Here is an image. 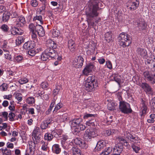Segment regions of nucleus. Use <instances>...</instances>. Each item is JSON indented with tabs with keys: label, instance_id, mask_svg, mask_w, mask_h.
Returning <instances> with one entry per match:
<instances>
[{
	"label": "nucleus",
	"instance_id": "f257e3e1",
	"mask_svg": "<svg viewBox=\"0 0 155 155\" xmlns=\"http://www.w3.org/2000/svg\"><path fill=\"white\" fill-rule=\"evenodd\" d=\"M99 0H90L88 3V6L92 9L91 11L87 14V21L89 26H93L94 24V22L91 21L94 17L98 16L99 13L97 11L101 9L99 6Z\"/></svg>",
	"mask_w": 155,
	"mask_h": 155
},
{
	"label": "nucleus",
	"instance_id": "f03ea898",
	"mask_svg": "<svg viewBox=\"0 0 155 155\" xmlns=\"http://www.w3.org/2000/svg\"><path fill=\"white\" fill-rule=\"evenodd\" d=\"M85 90L88 92L92 91L94 88L98 85V82L95 80L94 76L89 77L84 83Z\"/></svg>",
	"mask_w": 155,
	"mask_h": 155
},
{
	"label": "nucleus",
	"instance_id": "7ed1b4c3",
	"mask_svg": "<svg viewBox=\"0 0 155 155\" xmlns=\"http://www.w3.org/2000/svg\"><path fill=\"white\" fill-rule=\"evenodd\" d=\"M118 39L120 45L123 48L128 46L131 43L130 36L124 32L119 35Z\"/></svg>",
	"mask_w": 155,
	"mask_h": 155
},
{
	"label": "nucleus",
	"instance_id": "20e7f679",
	"mask_svg": "<svg viewBox=\"0 0 155 155\" xmlns=\"http://www.w3.org/2000/svg\"><path fill=\"white\" fill-rule=\"evenodd\" d=\"M97 130L94 128H88L85 131L84 138L86 141H91L92 138H94L98 136Z\"/></svg>",
	"mask_w": 155,
	"mask_h": 155
},
{
	"label": "nucleus",
	"instance_id": "39448f33",
	"mask_svg": "<svg viewBox=\"0 0 155 155\" xmlns=\"http://www.w3.org/2000/svg\"><path fill=\"white\" fill-rule=\"evenodd\" d=\"M119 109L122 113L124 114L131 113L132 111L130 104L124 101L120 102Z\"/></svg>",
	"mask_w": 155,
	"mask_h": 155
},
{
	"label": "nucleus",
	"instance_id": "423d86ee",
	"mask_svg": "<svg viewBox=\"0 0 155 155\" xmlns=\"http://www.w3.org/2000/svg\"><path fill=\"white\" fill-rule=\"evenodd\" d=\"M145 78L147 81H150L152 84L155 83V74H150L148 71H146L143 73Z\"/></svg>",
	"mask_w": 155,
	"mask_h": 155
},
{
	"label": "nucleus",
	"instance_id": "0eeeda50",
	"mask_svg": "<svg viewBox=\"0 0 155 155\" xmlns=\"http://www.w3.org/2000/svg\"><path fill=\"white\" fill-rule=\"evenodd\" d=\"M140 86L146 93L152 95L154 94V93L152 88L148 84L146 83H142L140 84Z\"/></svg>",
	"mask_w": 155,
	"mask_h": 155
},
{
	"label": "nucleus",
	"instance_id": "6e6552de",
	"mask_svg": "<svg viewBox=\"0 0 155 155\" xmlns=\"http://www.w3.org/2000/svg\"><path fill=\"white\" fill-rule=\"evenodd\" d=\"M83 62L84 59L83 57L79 56L75 58L73 61V64L76 68H79L83 66Z\"/></svg>",
	"mask_w": 155,
	"mask_h": 155
},
{
	"label": "nucleus",
	"instance_id": "1a4fd4ad",
	"mask_svg": "<svg viewBox=\"0 0 155 155\" xmlns=\"http://www.w3.org/2000/svg\"><path fill=\"white\" fill-rule=\"evenodd\" d=\"M26 21L24 17L21 16L15 19L14 22V25L18 27L23 26L26 23Z\"/></svg>",
	"mask_w": 155,
	"mask_h": 155
},
{
	"label": "nucleus",
	"instance_id": "9d476101",
	"mask_svg": "<svg viewBox=\"0 0 155 155\" xmlns=\"http://www.w3.org/2000/svg\"><path fill=\"white\" fill-rule=\"evenodd\" d=\"M94 66L92 64H89L86 66L83 70V74L87 76L90 74L94 69Z\"/></svg>",
	"mask_w": 155,
	"mask_h": 155
},
{
	"label": "nucleus",
	"instance_id": "9b49d317",
	"mask_svg": "<svg viewBox=\"0 0 155 155\" xmlns=\"http://www.w3.org/2000/svg\"><path fill=\"white\" fill-rule=\"evenodd\" d=\"M36 143L34 142L30 141L29 142V150L27 151V153L26 155H33L35 150V144Z\"/></svg>",
	"mask_w": 155,
	"mask_h": 155
},
{
	"label": "nucleus",
	"instance_id": "f8f14e48",
	"mask_svg": "<svg viewBox=\"0 0 155 155\" xmlns=\"http://www.w3.org/2000/svg\"><path fill=\"white\" fill-rule=\"evenodd\" d=\"M45 51L47 53L49 57L53 58L56 59L58 56L57 52L54 49L50 48H47L46 49Z\"/></svg>",
	"mask_w": 155,
	"mask_h": 155
},
{
	"label": "nucleus",
	"instance_id": "ddd939ff",
	"mask_svg": "<svg viewBox=\"0 0 155 155\" xmlns=\"http://www.w3.org/2000/svg\"><path fill=\"white\" fill-rule=\"evenodd\" d=\"M74 142L77 145H78L82 148L86 149L87 145L82 139L79 138H76L74 139Z\"/></svg>",
	"mask_w": 155,
	"mask_h": 155
},
{
	"label": "nucleus",
	"instance_id": "4468645a",
	"mask_svg": "<svg viewBox=\"0 0 155 155\" xmlns=\"http://www.w3.org/2000/svg\"><path fill=\"white\" fill-rule=\"evenodd\" d=\"M140 4L139 0H136L135 1H132L129 2L127 7L132 11L136 10Z\"/></svg>",
	"mask_w": 155,
	"mask_h": 155
},
{
	"label": "nucleus",
	"instance_id": "2eb2a0df",
	"mask_svg": "<svg viewBox=\"0 0 155 155\" xmlns=\"http://www.w3.org/2000/svg\"><path fill=\"white\" fill-rule=\"evenodd\" d=\"M147 103L143 99H141V103L140 104V111L142 112V115L146 114L147 110Z\"/></svg>",
	"mask_w": 155,
	"mask_h": 155
},
{
	"label": "nucleus",
	"instance_id": "dca6fc26",
	"mask_svg": "<svg viewBox=\"0 0 155 155\" xmlns=\"http://www.w3.org/2000/svg\"><path fill=\"white\" fill-rule=\"evenodd\" d=\"M86 128V127L84 125L81 123L79 125V126H78V127H75L74 129L73 132L74 135H79L80 132L81 130H84Z\"/></svg>",
	"mask_w": 155,
	"mask_h": 155
},
{
	"label": "nucleus",
	"instance_id": "f3484780",
	"mask_svg": "<svg viewBox=\"0 0 155 155\" xmlns=\"http://www.w3.org/2000/svg\"><path fill=\"white\" fill-rule=\"evenodd\" d=\"M123 147L122 145H116L113 148V155H120L123 150Z\"/></svg>",
	"mask_w": 155,
	"mask_h": 155
},
{
	"label": "nucleus",
	"instance_id": "a211bd4d",
	"mask_svg": "<svg viewBox=\"0 0 155 155\" xmlns=\"http://www.w3.org/2000/svg\"><path fill=\"white\" fill-rule=\"evenodd\" d=\"M36 32H37L38 35L40 37H42L44 36L45 32L43 27L40 25H36Z\"/></svg>",
	"mask_w": 155,
	"mask_h": 155
},
{
	"label": "nucleus",
	"instance_id": "6ab92c4d",
	"mask_svg": "<svg viewBox=\"0 0 155 155\" xmlns=\"http://www.w3.org/2000/svg\"><path fill=\"white\" fill-rule=\"evenodd\" d=\"M82 121V120L81 118L75 119L70 121L71 127H77Z\"/></svg>",
	"mask_w": 155,
	"mask_h": 155
},
{
	"label": "nucleus",
	"instance_id": "aec40b11",
	"mask_svg": "<svg viewBox=\"0 0 155 155\" xmlns=\"http://www.w3.org/2000/svg\"><path fill=\"white\" fill-rule=\"evenodd\" d=\"M137 52L138 54L140 55L141 57L147 58V54L145 49L140 48H137Z\"/></svg>",
	"mask_w": 155,
	"mask_h": 155
},
{
	"label": "nucleus",
	"instance_id": "412c9836",
	"mask_svg": "<svg viewBox=\"0 0 155 155\" xmlns=\"http://www.w3.org/2000/svg\"><path fill=\"white\" fill-rule=\"evenodd\" d=\"M34 44L32 41H28L25 42L23 45V48L25 49L31 50L34 48Z\"/></svg>",
	"mask_w": 155,
	"mask_h": 155
},
{
	"label": "nucleus",
	"instance_id": "4be33fe9",
	"mask_svg": "<svg viewBox=\"0 0 155 155\" xmlns=\"http://www.w3.org/2000/svg\"><path fill=\"white\" fill-rule=\"evenodd\" d=\"M76 45L75 42L72 40H70L68 41V48L72 52H74L75 50Z\"/></svg>",
	"mask_w": 155,
	"mask_h": 155
},
{
	"label": "nucleus",
	"instance_id": "5701e85b",
	"mask_svg": "<svg viewBox=\"0 0 155 155\" xmlns=\"http://www.w3.org/2000/svg\"><path fill=\"white\" fill-rule=\"evenodd\" d=\"M52 150L53 152L56 154H59L61 151L60 146L58 144H54L53 145Z\"/></svg>",
	"mask_w": 155,
	"mask_h": 155
},
{
	"label": "nucleus",
	"instance_id": "b1692460",
	"mask_svg": "<svg viewBox=\"0 0 155 155\" xmlns=\"http://www.w3.org/2000/svg\"><path fill=\"white\" fill-rule=\"evenodd\" d=\"M48 43L47 48H51L55 49L57 48V46L55 42L51 40H48Z\"/></svg>",
	"mask_w": 155,
	"mask_h": 155
},
{
	"label": "nucleus",
	"instance_id": "393cba45",
	"mask_svg": "<svg viewBox=\"0 0 155 155\" xmlns=\"http://www.w3.org/2000/svg\"><path fill=\"white\" fill-rule=\"evenodd\" d=\"M105 145V142L103 140L98 141L96 145V148L98 150L102 149Z\"/></svg>",
	"mask_w": 155,
	"mask_h": 155
},
{
	"label": "nucleus",
	"instance_id": "a878e982",
	"mask_svg": "<svg viewBox=\"0 0 155 155\" xmlns=\"http://www.w3.org/2000/svg\"><path fill=\"white\" fill-rule=\"evenodd\" d=\"M61 144L62 147L64 149L66 150H68L71 148L72 147V145L73 144V142H71L70 143H68L64 141L61 142Z\"/></svg>",
	"mask_w": 155,
	"mask_h": 155
},
{
	"label": "nucleus",
	"instance_id": "bb28decb",
	"mask_svg": "<svg viewBox=\"0 0 155 155\" xmlns=\"http://www.w3.org/2000/svg\"><path fill=\"white\" fill-rule=\"evenodd\" d=\"M105 38L108 42H109L112 40V33L111 31L107 32L105 34Z\"/></svg>",
	"mask_w": 155,
	"mask_h": 155
},
{
	"label": "nucleus",
	"instance_id": "cd10ccee",
	"mask_svg": "<svg viewBox=\"0 0 155 155\" xmlns=\"http://www.w3.org/2000/svg\"><path fill=\"white\" fill-rule=\"evenodd\" d=\"M62 88L61 86L58 84H57L56 85V88L54 90L53 93L54 96H55L58 94L59 92L61 90H62Z\"/></svg>",
	"mask_w": 155,
	"mask_h": 155
},
{
	"label": "nucleus",
	"instance_id": "c85d7f7f",
	"mask_svg": "<svg viewBox=\"0 0 155 155\" xmlns=\"http://www.w3.org/2000/svg\"><path fill=\"white\" fill-rule=\"evenodd\" d=\"M95 120L94 118L93 117L92 119L86 122V125L87 127L90 126L93 127H95Z\"/></svg>",
	"mask_w": 155,
	"mask_h": 155
},
{
	"label": "nucleus",
	"instance_id": "c756f323",
	"mask_svg": "<svg viewBox=\"0 0 155 155\" xmlns=\"http://www.w3.org/2000/svg\"><path fill=\"white\" fill-rule=\"evenodd\" d=\"M71 152L73 155H81L80 150L75 147H72L71 148Z\"/></svg>",
	"mask_w": 155,
	"mask_h": 155
},
{
	"label": "nucleus",
	"instance_id": "7c9ffc66",
	"mask_svg": "<svg viewBox=\"0 0 155 155\" xmlns=\"http://www.w3.org/2000/svg\"><path fill=\"white\" fill-rule=\"evenodd\" d=\"M0 152L2 153L3 155H11L12 153V151L10 150L7 148L0 149Z\"/></svg>",
	"mask_w": 155,
	"mask_h": 155
},
{
	"label": "nucleus",
	"instance_id": "2f4dec72",
	"mask_svg": "<svg viewBox=\"0 0 155 155\" xmlns=\"http://www.w3.org/2000/svg\"><path fill=\"white\" fill-rule=\"evenodd\" d=\"M113 79L112 81H114L117 82L120 85L121 82V77L118 74H114L112 76Z\"/></svg>",
	"mask_w": 155,
	"mask_h": 155
},
{
	"label": "nucleus",
	"instance_id": "473e14b6",
	"mask_svg": "<svg viewBox=\"0 0 155 155\" xmlns=\"http://www.w3.org/2000/svg\"><path fill=\"white\" fill-rule=\"evenodd\" d=\"M10 14L8 12H5L3 14L2 17V21L4 22L7 21L9 18Z\"/></svg>",
	"mask_w": 155,
	"mask_h": 155
},
{
	"label": "nucleus",
	"instance_id": "72a5a7b5",
	"mask_svg": "<svg viewBox=\"0 0 155 155\" xmlns=\"http://www.w3.org/2000/svg\"><path fill=\"white\" fill-rule=\"evenodd\" d=\"M33 20L35 21L36 23L39 21L40 23L41 24H43V23L42 17L41 15H36L34 17Z\"/></svg>",
	"mask_w": 155,
	"mask_h": 155
},
{
	"label": "nucleus",
	"instance_id": "f704fd0d",
	"mask_svg": "<svg viewBox=\"0 0 155 155\" xmlns=\"http://www.w3.org/2000/svg\"><path fill=\"white\" fill-rule=\"evenodd\" d=\"M25 38L22 36L18 37L16 40V44L17 45H19L21 43L24 42Z\"/></svg>",
	"mask_w": 155,
	"mask_h": 155
},
{
	"label": "nucleus",
	"instance_id": "c9c22d12",
	"mask_svg": "<svg viewBox=\"0 0 155 155\" xmlns=\"http://www.w3.org/2000/svg\"><path fill=\"white\" fill-rule=\"evenodd\" d=\"M116 104L114 102L109 103L107 104V108L110 110H114L115 109Z\"/></svg>",
	"mask_w": 155,
	"mask_h": 155
},
{
	"label": "nucleus",
	"instance_id": "e433bc0d",
	"mask_svg": "<svg viewBox=\"0 0 155 155\" xmlns=\"http://www.w3.org/2000/svg\"><path fill=\"white\" fill-rule=\"evenodd\" d=\"M49 57V56L47 53H46V52H45V51L42 53L41 56V59L42 61H46L48 60Z\"/></svg>",
	"mask_w": 155,
	"mask_h": 155
},
{
	"label": "nucleus",
	"instance_id": "4c0bfd02",
	"mask_svg": "<svg viewBox=\"0 0 155 155\" xmlns=\"http://www.w3.org/2000/svg\"><path fill=\"white\" fill-rule=\"evenodd\" d=\"M41 143L42 144L41 149L45 151H47L49 149V147H48V143L47 142L42 141Z\"/></svg>",
	"mask_w": 155,
	"mask_h": 155
},
{
	"label": "nucleus",
	"instance_id": "58836bf2",
	"mask_svg": "<svg viewBox=\"0 0 155 155\" xmlns=\"http://www.w3.org/2000/svg\"><path fill=\"white\" fill-rule=\"evenodd\" d=\"M32 136V139L36 143L39 142L41 140V135H33Z\"/></svg>",
	"mask_w": 155,
	"mask_h": 155
},
{
	"label": "nucleus",
	"instance_id": "ea45409f",
	"mask_svg": "<svg viewBox=\"0 0 155 155\" xmlns=\"http://www.w3.org/2000/svg\"><path fill=\"white\" fill-rule=\"evenodd\" d=\"M35 99L32 97H29L26 100V102L28 104H33L35 103Z\"/></svg>",
	"mask_w": 155,
	"mask_h": 155
},
{
	"label": "nucleus",
	"instance_id": "a19ab883",
	"mask_svg": "<svg viewBox=\"0 0 155 155\" xmlns=\"http://www.w3.org/2000/svg\"><path fill=\"white\" fill-rule=\"evenodd\" d=\"M40 129L39 127H36L34 130L32 136L35 135H41Z\"/></svg>",
	"mask_w": 155,
	"mask_h": 155
},
{
	"label": "nucleus",
	"instance_id": "79ce46f5",
	"mask_svg": "<svg viewBox=\"0 0 155 155\" xmlns=\"http://www.w3.org/2000/svg\"><path fill=\"white\" fill-rule=\"evenodd\" d=\"M29 29L31 33L35 32L36 29V25L35 26L32 23L30 24L29 26Z\"/></svg>",
	"mask_w": 155,
	"mask_h": 155
},
{
	"label": "nucleus",
	"instance_id": "37998d69",
	"mask_svg": "<svg viewBox=\"0 0 155 155\" xmlns=\"http://www.w3.org/2000/svg\"><path fill=\"white\" fill-rule=\"evenodd\" d=\"M53 138L52 134L48 133H46L45 135L44 139L45 140L50 141Z\"/></svg>",
	"mask_w": 155,
	"mask_h": 155
},
{
	"label": "nucleus",
	"instance_id": "c03bdc74",
	"mask_svg": "<svg viewBox=\"0 0 155 155\" xmlns=\"http://www.w3.org/2000/svg\"><path fill=\"white\" fill-rule=\"evenodd\" d=\"M8 86L6 83H3L0 86V90L2 91H6L8 88Z\"/></svg>",
	"mask_w": 155,
	"mask_h": 155
},
{
	"label": "nucleus",
	"instance_id": "a18cd8bd",
	"mask_svg": "<svg viewBox=\"0 0 155 155\" xmlns=\"http://www.w3.org/2000/svg\"><path fill=\"white\" fill-rule=\"evenodd\" d=\"M138 137L137 136L135 135H132L130 137V138L129 139V140H131V141L133 142L134 143H137V141L138 139Z\"/></svg>",
	"mask_w": 155,
	"mask_h": 155
},
{
	"label": "nucleus",
	"instance_id": "49530a36",
	"mask_svg": "<svg viewBox=\"0 0 155 155\" xmlns=\"http://www.w3.org/2000/svg\"><path fill=\"white\" fill-rule=\"evenodd\" d=\"M116 131L114 129H110L106 130V134L108 136H110L114 134H115Z\"/></svg>",
	"mask_w": 155,
	"mask_h": 155
},
{
	"label": "nucleus",
	"instance_id": "de8ad7c7",
	"mask_svg": "<svg viewBox=\"0 0 155 155\" xmlns=\"http://www.w3.org/2000/svg\"><path fill=\"white\" fill-rule=\"evenodd\" d=\"M147 63L148 64H151L153 67V68H155V57L153 59H148L147 60Z\"/></svg>",
	"mask_w": 155,
	"mask_h": 155
},
{
	"label": "nucleus",
	"instance_id": "09e8293b",
	"mask_svg": "<svg viewBox=\"0 0 155 155\" xmlns=\"http://www.w3.org/2000/svg\"><path fill=\"white\" fill-rule=\"evenodd\" d=\"M23 59V57L21 55L16 56L14 59V61L17 63L21 62Z\"/></svg>",
	"mask_w": 155,
	"mask_h": 155
},
{
	"label": "nucleus",
	"instance_id": "8fccbe9b",
	"mask_svg": "<svg viewBox=\"0 0 155 155\" xmlns=\"http://www.w3.org/2000/svg\"><path fill=\"white\" fill-rule=\"evenodd\" d=\"M2 48L5 52H8L10 49V48L7 45V44L5 43L3 44L2 46Z\"/></svg>",
	"mask_w": 155,
	"mask_h": 155
},
{
	"label": "nucleus",
	"instance_id": "3c124183",
	"mask_svg": "<svg viewBox=\"0 0 155 155\" xmlns=\"http://www.w3.org/2000/svg\"><path fill=\"white\" fill-rule=\"evenodd\" d=\"M150 119H148L147 120V121L149 123H153L154 122V118H155V114H152L150 115Z\"/></svg>",
	"mask_w": 155,
	"mask_h": 155
},
{
	"label": "nucleus",
	"instance_id": "603ef678",
	"mask_svg": "<svg viewBox=\"0 0 155 155\" xmlns=\"http://www.w3.org/2000/svg\"><path fill=\"white\" fill-rule=\"evenodd\" d=\"M62 106L61 103H58L55 106L54 110L53 111V113H55L58 110L60 109Z\"/></svg>",
	"mask_w": 155,
	"mask_h": 155
},
{
	"label": "nucleus",
	"instance_id": "864d4df0",
	"mask_svg": "<svg viewBox=\"0 0 155 155\" xmlns=\"http://www.w3.org/2000/svg\"><path fill=\"white\" fill-rule=\"evenodd\" d=\"M59 33L58 30L55 29H53L52 34L53 37H56L58 36Z\"/></svg>",
	"mask_w": 155,
	"mask_h": 155
},
{
	"label": "nucleus",
	"instance_id": "5fc2aeb1",
	"mask_svg": "<svg viewBox=\"0 0 155 155\" xmlns=\"http://www.w3.org/2000/svg\"><path fill=\"white\" fill-rule=\"evenodd\" d=\"M1 28L4 32H7L9 30L8 27L5 24L2 25L1 27Z\"/></svg>",
	"mask_w": 155,
	"mask_h": 155
},
{
	"label": "nucleus",
	"instance_id": "6e6d98bb",
	"mask_svg": "<svg viewBox=\"0 0 155 155\" xmlns=\"http://www.w3.org/2000/svg\"><path fill=\"white\" fill-rule=\"evenodd\" d=\"M21 95H22L21 93H17L15 94V97L18 101L20 102L22 100Z\"/></svg>",
	"mask_w": 155,
	"mask_h": 155
},
{
	"label": "nucleus",
	"instance_id": "4d7b16f0",
	"mask_svg": "<svg viewBox=\"0 0 155 155\" xmlns=\"http://www.w3.org/2000/svg\"><path fill=\"white\" fill-rule=\"evenodd\" d=\"M0 116L3 117L4 118L5 120H8V113L7 112L4 111L0 113Z\"/></svg>",
	"mask_w": 155,
	"mask_h": 155
},
{
	"label": "nucleus",
	"instance_id": "13d9d810",
	"mask_svg": "<svg viewBox=\"0 0 155 155\" xmlns=\"http://www.w3.org/2000/svg\"><path fill=\"white\" fill-rule=\"evenodd\" d=\"M36 32H35L31 33L32 38L35 42L37 41H38L37 35L36 34Z\"/></svg>",
	"mask_w": 155,
	"mask_h": 155
},
{
	"label": "nucleus",
	"instance_id": "bf43d9fd",
	"mask_svg": "<svg viewBox=\"0 0 155 155\" xmlns=\"http://www.w3.org/2000/svg\"><path fill=\"white\" fill-rule=\"evenodd\" d=\"M15 116V115L14 113L12 112H10L8 116L9 120L11 121H13L14 120V117Z\"/></svg>",
	"mask_w": 155,
	"mask_h": 155
},
{
	"label": "nucleus",
	"instance_id": "052dcab7",
	"mask_svg": "<svg viewBox=\"0 0 155 155\" xmlns=\"http://www.w3.org/2000/svg\"><path fill=\"white\" fill-rule=\"evenodd\" d=\"M138 26L140 28L143 30L145 29L146 25L145 22H141L139 23Z\"/></svg>",
	"mask_w": 155,
	"mask_h": 155
},
{
	"label": "nucleus",
	"instance_id": "680f3d73",
	"mask_svg": "<svg viewBox=\"0 0 155 155\" xmlns=\"http://www.w3.org/2000/svg\"><path fill=\"white\" fill-rule=\"evenodd\" d=\"M41 86L43 89H47L48 86V84L47 82H44L41 84Z\"/></svg>",
	"mask_w": 155,
	"mask_h": 155
},
{
	"label": "nucleus",
	"instance_id": "e2e57ef3",
	"mask_svg": "<svg viewBox=\"0 0 155 155\" xmlns=\"http://www.w3.org/2000/svg\"><path fill=\"white\" fill-rule=\"evenodd\" d=\"M28 82V79L26 78H24L20 79L19 81V82L20 84H25Z\"/></svg>",
	"mask_w": 155,
	"mask_h": 155
},
{
	"label": "nucleus",
	"instance_id": "0e129e2a",
	"mask_svg": "<svg viewBox=\"0 0 155 155\" xmlns=\"http://www.w3.org/2000/svg\"><path fill=\"white\" fill-rule=\"evenodd\" d=\"M11 34L14 35H17V33H18V32H17V28L16 27H12L11 29Z\"/></svg>",
	"mask_w": 155,
	"mask_h": 155
},
{
	"label": "nucleus",
	"instance_id": "69168bd1",
	"mask_svg": "<svg viewBox=\"0 0 155 155\" xmlns=\"http://www.w3.org/2000/svg\"><path fill=\"white\" fill-rule=\"evenodd\" d=\"M95 115V114H87V113H86L84 115L83 118L84 119H87L89 117H93L94 118Z\"/></svg>",
	"mask_w": 155,
	"mask_h": 155
},
{
	"label": "nucleus",
	"instance_id": "338daca9",
	"mask_svg": "<svg viewBox=\"0 0 155 155\" xmlns=\"http://www.w3.org/2000/svg\"><path fill=\"white\" fill-rule=\"evenodd\" d=\"M132 147L133 150L136 153H138V151L140 150V148L139 147L137 146L134 145L132 146Z\"/></svg>",
	"mask_w": 155,
	"mask_h": 155
},
{
	"label": "nucleus",
	"instance_id": "774afa93",
	"mask_svg": "<svg viewBox=\"0 0 155 155\" xmlns=\"http://www.w3.org/2000/svg\"><path fill=\"white\" fill-rule=\"evenodd\" d=\"M52 119L51 118L48 117L44 121L46 123L48 127V125L52 123Z\"/></svg>",
	"mask_w": 155,
	"mask_h": 155
}]
</instances>
